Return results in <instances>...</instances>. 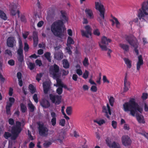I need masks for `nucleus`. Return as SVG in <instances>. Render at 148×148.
<instances>
[{"mask_svg": "<svg viewBox=\"0 0 148 148\" xmlns=\"http://www.w3.org/2000/svg\"><path fill=\"white\" fill-rule=\"evenodd\" d=\"M35 62L36 65H38L39 66H41L42 64L41 60H36Z\"/></svg>", "mask_w": 148, "mask_h": 148, "instance_id": "774afa93", "label": "nucleus"}, {"mask_svg": "<svg viewBox=\"0 0 148 148\" xmlns=\"http://www.w3.org/2000/svg\"><path fill=\"white\" fill-rule=\"evenodd\" d=\"M139 134L144 136L146 138L148 139V133L146 132H140Z\"/></svg>", "mask_w": 148, "mask_h": 148, "instance_id": "e2e57ef3", "label": "nucleus"}, {"mask_svg": "<svg viewBox=\"0 0 148 148\" xmlns=\"http://www.w3.org/2000/svg\"><path fill=\"white\" fill-rule=\"evenodd\" d=\"M28 105L30 111L31 112H33L34 110L35 107L32 103L31 102H30V103H29L28 104Z\"/></svg>", "mask_w": 148, "mask_h": 148, "instance_id": "4c0bfd02", "label": "nucleus"}, {"mask_svg": "<svg viewBox=\"0 0 148 148\" xmlns=\"http://www.w3.org/2000/svg\"><path fill=\"white\" fill-rule=\"evenodd\" d=\"M84 29L85 30L82 29L81 30V35L83 37L88 38L92 35V29L89 25L85 26Z\"/></svg>", "mask_w": 148, "mask_h": 148, "instance_id": "1a4fd4ad", "label": "nucleus"}, {"mask_svg": "<svg viewBox=\"0 0 148 148\" xmlns=\"http://www.w3.org/2000/svg\"><path fill=\"white\" fill-rule=\"evenodd\" d=\"M61 75H58V76L57 77H53L54 79H56L57 85L58 87H60L63 84L61 79H60Z\"/></svg>", "mask_w": 148, "mask_h": 148, "instance_id": "cd10ccee", "label": "nucleus"}, {"mask_svg": "<svg viewBox=\"0 0 148 148\" xmlns=\"http://www.w3.org/2000/svg\"><path fill=\"white\" fill-rule=\"evenodd\" d=\"M143 60L141 55H139L138 57V61L136 64V69L139 71L141 66L143 64Z\"/></svg>", "mask_w": 148, "mask_h": 148, "instance_id": "dca6fc26", "label": "nucleus"}, {"mask_svg": "<svg viewBox=\"0 0 148 148\" xmlns=\"http://www.w3.org/2000/svg\"><path fill=\"white\" fill-rule=\"evenodd\" d=\"M65 123V120L64 119H62L60 120L59 124L60 125L63 127L64 126Z\"/></svg>", "mask_w": 148, "mask_h": 148, "instance_id": "5fc2aeb1", "label": "nucleus"}, {"mask_svg": "<svg viewBox=\"0 0 148 148\" xmlns=\"http://www.w3.org/2000/svg\"><path fill=\"white\" fill-rule=\"evenodd\" d=\"M19 47L17 51H23V46L22 44V42L21 40H19Z\"/></svg>", "mask_w": 148, "mask_h": 148, "instance_id": "a19ab883", "label": "nucleus"}, {"mask_svg": "<svg viewBox=\"0 0 148 148\" xmlns=\"http://www.w3.org/2000/svg\"><path fill=\"white\" fill-rule=\"evenodd\" d=\"M0 17L4 20H6L7 19L6 15L4 12L0 10Z\"/></svg>", "mask_w": 148, "mask_h": 148, "instance_id": "473e14b6", "label": "nucleus"}, {"mask_svg": "<svg viewBox=\"0 0 148 148\" xmlns=\"http://www.w3.org/2000/svg\"><path fill=\"white\" fill-rule=\"evenodd\" d=\"M123 110L125 112H130V114L134 116L136 114V119L140 123L145 124V121L142 115L137 113V112L142 113L143 108L136 102L134 98H130L128 102H126L123 105Z\"/></svg>", "mask_w": 148, "mask_h": 148, "instance_id": "f257e3e1", "label": "nucleus"}, {"mask_svg": "<svg viewBox=\"0 0 148 148\" xmlns=\"http://www.w3.org/2000/svg\"><path fill=\"white\" fill-rule=\"evenodd\" d=\"M123 144L125 146L130 145L132 143V141L130 138L127 136H123L121 138Z\"/></svg>", "mask_w": 148, "mask_h": 148, "instance_id": "9b49d317", "label": "nucleus"}, {"mask_svg": "<svg viewBox=\"0 0 148 148\" xmlns=\"http://www.w3.org/2000/svg\"><path fill=\"white\" fill-rule=\"evenodd\" d=\"M125 40L131 46L134 48L135 52L136 55H138L139 54V51L137 49L138 43L137 39L135 37L127 36H126Z\"/></svg>", "mask_w": 148, "mask_h": 148, "instance_id": "39448f33", "label": "nucleus"}, {"mask_svg": "<svg viewBox=\"0 0 148 148\" xmlns=\"http://www.w3.org/2000/svg\"><path fill=\"white\" fill-rule=\"evenodd\" d=\"M106 143L108 146L112 148H121L120 145L115 141H113L111 144L109 142L106 141Z\"/></svg>", "mask_w": 148, "mask_h": 148, "instance_id": "f3484780", "label": "nucleus"}, {"mask_svg": "<svg viewBox=\"0 0 148 148\" xmlns=\"http://www.w3.org/2000/svg\"><path fill=\"white\" fill-rule=\"evenodd\" d=\"M72 109L71 106L67 107L66 109V112L68 115H70L72 113Z\"/></svg>", "mask_w": 148, "mask_h": 148, "instance_id": "58836bf2", "label": "nucleus"}, {"mask_svg": "<svg viewBox=\"0 0 148 148\" xmlns=\"http://www.w3.org/2000/svg\"><path fill=\"white\" fill-rule=\"evenodd\" d=\"M124 60L125 64L127 65V67L129 69L130 68L132 67L131 61L128 59L126 58L124 59Z\"/></svg>", "mask_w": 148, "mask_h": 148, "instance_id": "2f4dec72", "label": "nucleus"}, {"mask_svg": "<svg viewBox=\"0 0 148 148\" xmlns=\"http://www.w3.org/2000/svg\"><path fill=\"white\" fill-rule=\"evenodd\" d=\"M51 54L50 53L48 52L45 53L44 54L45 57L47 59L49 62H51Z\"/></svg>", "mask_w": 148, "mask_h": 148, "instance_id": "c9c22d12", "label": "nucleus"}, {"mask_svg": "<svg viewBox=\"0 0 148 148\" xmlns=\"http://www.w3.org/2000/svg\"><path fill=\"white\" fill-rule=\"evenodd\" d=\"M63 22L61 20H58L53 23L50 28L52 32L55 36L62 38L63 35Z\"/></svg>", "mask_w": 148, "mask_h": 148, "instance_id": "f03ea898", "label": "nucleus"}, {"mask_svg": "<svg viewBox=\"0 0 148 148\" xmlns=\"http://www.w3.org/2000/svg\"><path fill=\"white\" fill-rule=\"evenodd\" d=\"M139 19L141 22L148 21V1L144 2L141 8L138 10Z\"/></svg>", "mask_w": 148, "mask_h": 148, "instance_id": "7ed1b4c3", "label": "nucleus"}, {"mask_svg": "<svg viewBox=\"0 0 148 148\" xmlns=\"http://www.w3.org/2000/svg\"><path fill=\"white\" fill-rule=\"evenodd\" d=\"M35 65L34 63H32L31 62L29 63L28 65V67L31 70L34 69L35 68Z\"/></svg>", "mask_w": 148, "mask_h": 148, "instance_id": "37998d69", "label": "nucleus"}, {"mask_svg": "<svg viewBox=\"0 0 148 148\" xmlns=\"http://www.w3.org/2000/svg\"><path fill=\"white\" fill-rule=\"evenodd\" d=\"M76 72L77 74L79 76L81 75H82L83 73L82 70L80 69H77L76 70Z\"/></svg>", "mask_w": 148, "mask_h": 148, "instance_id": "bf43d9fd", "label": "nucleus"}, {"mask_svg": "<svg viewBox=\"0 0 148 148\" xmlns=\"http://www.w3.org/2000/svg\"><path fill=\"white\" fill-rule=\"evenodd\" d=\"M111 17L115 21V23L116 25V27H118V25H120V23L118 19L114 16H113L112 15H111Z\"/></svg>", "mask_w": 148, "mask_h": 148, "instance_id": "3c124183", "label": "nucleus"}, {"mask_svg": "<svg viewBox=\"0 0 148 148\" xmlns=\"http://www.w3.org/2000/svg\"><path fill=\"white\" fill-rule=\"evenodd\" d=\"M93 34L94 35L99 36L100 34V33L98 29H94L93 31Z\"/></svg>", "mask_w": 148, "mask_h": 148, "instance_id": "6e6d98bb", "label": "nucleus"}, {"mask_svg": "<svg viewBox=\"0 0 148 148\" xmlns=\"http://www.w3.org/2000/svg\"><path fill=\"white\" fill-rule=\"evenodd\" d=\"M49 71L53 77H57L58 75H61V73L59 72V67L56 64L50 66Z\"/></svg>", "mask_w": 148, "mask_h": 148, "instance_id": "423d86ee", "label": "nucleus"}, {"mask_svg": "<svg viewBox=\"0 0 148 148\" xmlns=\"http://www.w3.org/2000/svg\"><path fill=\"white\" fill-rule=\"evenodd\" d=\"M97 88L95 86H92L90 88V90L92 92H95L97 91Z\"/></svg>", "mask_w": 148, "mask_h": 148, "instance_id": "680f3d73", "label": "nucleus"}, {"mask_svg": "<svg viewBox=\"0 0 148 148\" xmlns=\"http://www.w3.org/2000/svg\"><path fill=\"white\" fill-rule=\"evenodd\" d=\"M32 38L33 40V46L34 47H36L38 43V33L36 31H34L33 32Z\"/></svg>", "mask_w": 148, "mask_h": 148, "instance_id": "2eb2a0df", "label": "nucleus"}, {"mask_svg": "<svg viewBox=\"0 0 148 148\" xmlns=\"http://www.w3.org/2000/svg\"><path fill=\"white\" fill-rule=\"evenodd\" d=\"M11 136V134L8 132H5L4 135V136L6 139H8V138L10 137Z\"/></svg>", "mask_w": 148, "mask_h": 148, "instance_id": "13d9d810", "label": "nucleus"}, {"mask_svg": "<svg viewBox=\"0 0 148 148\" xmlns=\"http://www.w3.org/2000/svg\"><path fill=\"white\" fill-rule=\"evenodd\" d=\"M51 115L52 119L51 120V122L52 126H54L56 123V118L57 115L56 113L53 112H51Z\"/></svg>", "mask_w": 148, "mask_h": 148, "instance_id": "412c9836", "label": "nucleus"}, {"mask_svg": "<svg viewBox=\"0 0 148 148\" xmlns=\"http://www.w3.org/2000/svg\"><path fill=\"white\" fill-rule=\"evenodd\" d=\"M40 105L45 108H49L50 106V104L48 101L47 100H42L40 103Z\"/></svg>", "mask_w": 148, "mask_h": 148, "instance_id": "5701e85b", "label": "nucleus"}, {"mask_svg": "<svg viewBox=\"0 0 148 148\" xmlns=\"http://www.w3.org/2000/svg\"><path fill=\"white\" fill-rule=\"evenodd\" d=\"M119 46L124 50V53L129 51V46L128 45L125 44H120Z\"/></svg>", "mask_w": 148, "mask_h": 148, "instance_id": "bb28decb", "label": "nucleus"}, {"mask_svg": "<svg viewBox=\"0 0 148 148\" xmlns=\"http://www.w3.org/2000/svg\"><path fill=\"white\" fill-rule=\"evenodd\" d=\"M49 97L52 103H55L56 105H59L61 103L62 99L61 96L50 94L49 95Z\"/></svg>", "mask_w": 148, "mask_h": 148, "instance_id": "9d476101", "label": "nucleus"}, {"mask_svg": "<svg viewBox=\"0 0 148 148\" xmlns=\"http://www.w3.org/2000/svg\"><path fill=\"white\" fill-rule=\"evenodd\" d=\"M109 101L110 106H113L114 102V97L111 96L109 99Z\"/></svg>", "mask_w": 148, "mask_h": 148, "instance_id": "79ce46f5", "label": "nucleus"}, {"mask_svg": "<svg viewBox=\"0 0 148 148\" xmlns=\"http://www.w3.org/2000/svg\"><path fill=\"white\" fill-rule=\"evenodd\" d=\"M21 131V128H19L18 127L14 126L12 127L11 132L12 134H15L19 135Z\"/></svg>", "mask_w": 148, "mask_h": 148, "instance_id": "a878e982", "label": "nucleus"}, {"mask_svg": "<svg viewBox=\"0 0 148 148\" xmlns=\"http://www.w3.org/2000/svg\"><path fill=\"white\" fill-rule=\"evenodd\" d=\"M124 86H130V82L127 81V74L125 77L124 79Z\"/></svg>", "mask_w": 148, "mask_h": 148, "instance_id": "09e8293b", "label": "nucleus"}, {"mask_svg": "<svg viewBox=\"0 0 148 148\" xmlns=\"http://www.w3.org/2000/svg\"><path fill=\"white\" fill-rule=\"evenodd\" d=\"M8 63L10 66H13L15 64V62L14 60L11 59L8 61Z\"/></svg>", "mask_w": 148, "mask_h": 148, "instance_id": "0e129e2a", "label": "nucleus"}, {"mask_svg": "<svg viewBox=\"0 0 148 148\" xmlns=\"http://www.w3.org/2000/svg\"><path fill=\"white\" fill-rule=\"evenodd\" d=\"M10 8V13L12 16L15 15L17 13L18 17H20V11L18 10H17V6L16 5H11Z\"/></svg>", "mask_w": 148, "mask_h": 148, "instance_id": "4468645a", "label": "nucleus"}, {"mask_svg": "<svg viewBox=\"0 0 148 148\" xmlns=\"http://www.w3.org/2000/svg\"><path fill=\"white\" fill-rule=\"evenodd\" d=\"M43 86L44 93L45 94H47L50 87L49 84L47 82H44L43 83Z\"/></svg>", "mask_w": 148, "mask_h": 148, "instance_id": "6ab92c4d", "label": "nucleus"}, {"mask_svg": "<svg viewBox=\"0 0 148 148\" xmlns=\"http://www.w3.org/2000/svg\"><path fill=\"white\" fill-rule=\"evenodd\" d=\"M93 121L94 123H97L100 126L105 123V121L103 119H101L99 121H98L97 120H94Z\"/></svg>", "mask_w": 148, "mask_h": 148, "instance_id": "e433bc0d", "label": "nucleus"}, {"mask_svg": "<svg viewBox=\"0 0 148 148\" xmlns=\"http://www.w3.org/2000/svg\"><path fill=\"white\" fill-rule=\"evenodd\" d=\"M95 8L100 12V15L103 19L104 18L105 9L100 1L95 2Z\"/></svg>", "mask_w": 148, "mask_h": 148, "instance_id": "6e6552de", "label": "nucleus"}, {"mask_svg": "<svg viewBox=\"0 0 148 148\" xmlns=\"http://www.w3.org/2000/svg\"><path fill=\"white\" fill-rule=\"evenodd\" d=\"M29 88L31 94H33L36 92V88L32 84H30Z\"/></svg>", "mask_w": 148, "mask_h": 148, "instance_id": "7c9ffc66", "label": "nucleus"}, {"mask_svg": "<svg viewBox=\"0 0 148 148\" xmlns=\"http://www.w3.org/2000/svg\"><path fill=\"white\" fill-rule=\"evenodd\" d=\"M12 134V135H11L10 137L11 139L12 140H15L18 135L15 134Z\"/></svg>", "mask_w": 148, "mask_h": 148, "instance_id": "69168bd1", "label": "nucleus"}, {"mask_svg": "<svg viewBox=\"0 0 148 148\" xmlns=\"http://www.w3.org/2000/svg\"><path fill=\"white\" fill-rule=\"evenodd\" d=\"M74 43L75 42L73 39L71 37L69 36L67 39V43L66 44L67 46H71V44H74Z\"/></svg>", "mask_w": 148, "mask_h": 148, "instance_id": "c756f323", "label": "nucleus"}, {"mask_svg": "<svg viewBox=\"0 0 148 148\" xmlns=\"http://www.w3.org/2000/svg\"><path fill=\"white\" fill-rule=\"evenodd\" d=\"M16 43L15 39L13 37H9L7 40V45L8 47L12 48Z\"/></svg>", "mask_w": 148, "mask_h": 148, "instance_id": "ddd939ff", "label": "nucleus"}, {"mask_svg": "<svg viewBox=\"0 0 148 148\" xmlns=\"http://www.w3.org/2000/svg\"><path fill=\"white\" fill-rule=\"evenodd\" d=\"M33 99L34 100L35 102L37 103L38 102V98L37 95L36 94H35L33 97Z\"/></svg>", "mask_w": 148, "mask_h": 148, "instance_id": "4d7b16f0", "label": "nucleus"}, {"mask_svg": "<svg viewBox=\"0 0 148 148\" xmlns=\"http://www.w3.org/2000/svg\"><path fill=\"white\" fill-rule=\"evenodd\" d=\"M9 102H7L6 108H10L12 106L15 101V99L13 97H10L9 98Z\"/></svg>", "mask_w": 148, "mask_h": 148, "instance_id": "4be33fe9", "label": "nucleus"}, {"mask_svg": "<svg viewBox=\"0 0 148 148\" xmlns=\"http://www.w3.org/2000/svg\"><path fill=\"white\" fill-rule=\"evenodd\" d=\"M21 110L22 113L25 112L27 110V109L26 106L23 103H21L20 104Z\"/></svg>", "mask_w": 148, "mask_h": 148, "instance_id": "f704fd0d", "label": "nucleus"}, {"mask_svg": "<svg viewBox=\"0 0 148 148\" xmlns=\"http://www.w3.org/2000/svg\"><path fill=\"white\" fill-rule=\"evenodd\" d=\"M37 125H38V129L39 134L44 136H46L48 135V129L44 125L43 123H41L40 122H38Z\"/></svg>", "mask_w": 148, "mask_h": 148, "instance_id": "0eeeda50", "label": "nucleus"}, {"mask_svg": "<svg viewBox=\"0 0 148 148\" xmlns=\"http://www.w3.org/2000/svg\"><path fill=\"white\" fill-rule=\"evenodd\" d=\"M52 144V143L50 141H45L43 143V146L45 148L49 147Z\"/></svg>", "mask_w": 148, "mask_h": 148, "instance_id": "ea45409f", "label": "nucleus"}, {"mask_svg": "<svg viewBox=\"0 0 148 148\" xmlns=\"http://www.w3.org/2000/svg\"><path fill=\"white\" fill-rule=\"evenodd\" d=\"M83 64L84 66H86L88 65V60L87 58H85L83 62Z\"/></svg>", "mask_w": 148, "mask_h": 148, "instance_id": "c03bdc74", "label": "nucleus"}, {"mask_svg": "<svg viewBox=\"0 0 148 148\" xmlns=\"http://www.w3.org/2000/svg\"><path fill=\"white\" fill-rule=\"evenodd\" d=\"M63 67L67 69L69 67V63L67 60L64 59L63 61Z\"/></svg>", "mask_w": 148, "mask_h": 148, "instance_id": "72a5a7b5", "label": "nucleus"}, {"mask_svg": "<svg viewBox=\"0 0 148 148\" xmlns=\"http://www.w3.org/2000/svg\"><path fill=\"white\" fill-rule=\"evenodd\" d=\"M63 54L62 52L59 51L55 53L54 57L58 60H61L63 58Z\"/></svg>", "mask_w": 148, "mask_h": 148, "instance_id": "393cba45", "label": "nucleus"}, {"mask_svg": "<svg viewBox=\"0 0 148 148\" xmlns=\"http://www.w3.org/2000/svg\"><path fill=\"white\" fill-rule=\"evenodd\" d=\"M71 46H67L66 48V49L67 51V52L70 55H71L72 53V51L71 50Z\"/></svg>", "mask_w": 148, "mask_h": 148, "instance_id": "052dcab7", "label": "nucleus"}, {"mask_svg": "<svg viewBox=\"0 0 148 148\" xmlns=\"http://www.w3.org/2000/svg\"><path fill=\"white\" fill-rule=\"evenodd\" d=\"M112 125L114 129H116L117 126V122L113 120L112 122Z\"/></svg>", "mask_w": 148, "mask_h": 148, "instance_id": "338daca9", "label": "nucleus"}, {"mask_svg": "<svg viewBox=\"0 0 148 148\" xmlns=\"http://www.w3.org/2000/svg\"><path fill=\"white\" fill-rule=\"evenodd\" d=\"M56 92L59 95L62 94L63 92V89L61 87H59L56 90Z\"/></svg>", "mask_w": 148, "mask_h": 148, "instance_id": "8fccbe9b", "label": "nucleus"}, {"mask_svg": "<svg viewBox=\"0 0 148 148\" xmlns=\"http://www.w3.org/2000/svg\"><path fill=\"white\" fill-rule=\"evenodd\" d=\"M29 49V47L28 45L27 42H25L24 43V51L25 52L27 51Z\"/></svg>", "mask_w": 148, "mask_h": 148, "instance_id": "603ef678", "label": "nucleus"}, {"mask_svg": "<svg viewBox=\"0 0 148 148\" xmlns=\"http://www.w3.org/2000/svg\"><path fill=\"white\" fill-rule=\"evenodd\" d=\"M60 13L63 19V21H67L68 18L66 16V12L64 10H62L60 11Z\"/></svg>", "mask_w": 148, "mask_h": 148, "instance_id": "c85d7f7f", "label": "nucleus"}, {"mask_svg": "<svg viewBox=\"0 0 148 148\" xmlns=\"http://www.w3.org/2000/svg\"><path fill=\"white\" fill-rule=\"evenodd\" d=\"M102 112H103L105 113V115L106 117L107 118L109 119L110 117L108 114L110 115H111V112L110 107L108 104L107 103V107L105 106H103Z\"/></svg>", "mask_w": 148, "mask_h": 148, "instance_id": "f8f14e48", "label": "nucleus"}, {"mask_svg": "<svg viewBox=\"0 0 148 148\" xmlns=\"http://www.w3.org/2000/svg\"><path fill=\"white\" fill-rule=\"evenodd\" d=\"M111 41V40L110 39L108 38L105 36H103L101 38V42L99 43V46L102 50H108L107 54L109 58L111 57L110 53L112 51L107 47V45H108V43L110 42Z\"/></svg>", "mask_w": 148, "mask_h": 148, "instance_id": "20e7f679", "label": "nucleus"}, {"mask_svg": "<svg viewBox=\"0 0 148 148\" xmlns=\"http://www.w3.org/2000/svg\"><path fill=\"white\" fill-rule=\"evenodd\" d=\"M23 51H17L18 55L17 59L19 62L22 63L24 61V56Z\"/></svg>", "mask_w": 148, "mask_h": 148, "instance_id": "b1692460", "label": "nucleus"}, {"mask_svg": "<svg viewBox=\"0 0 148 148\" xmlns=\"http://www.w3.org/2000/svg\"><path fill=\"white\" fill-rule=\"evenodd\" d=\"M65 136V133L64 132H61L59 136V138L64 140Z\"/></svg>", "mask_w": 148, "mask_h": 148, "instance_id": "864d4df0", "label": "nucleus"}, {"mask_svg": "<svg viewBox=\"0 0 148 148\" xmlns=\"http://www.w3.org/2000/svg\"><path fill=\"white\" fill-rule=\"evenodd\" d=\"M20 19L22 22L25 23L27 20L25 16L23 15H22L20 16Z\"/></svg>", "mask_w": 148, "mask_h": 148, "instance_id": "de8ad7c7", "label": "nucleus"}, {"mask_svg": "<svg viewBox=\"0 0 148 148\" xmlns=\"http://www.w3.org/2000/svg\"><path fill=\"white\" fill-rule=\"evenodd\" d=\"M43 75V74L42 73H40L37 74L36 76V79L39 82L41 80V78Z\"/></svg>", "mask_w": 148, "mask_h": 148, "instance_id": "49530a36", "label": "nucleus"}, {"mask_svg": "<svg viewBox=\"0 0 148 148\" xmlns=\"http://www.w3.org/2000/svg\"><path fill=\"white\" fill-rule=\"evenodd\" d=\"M85 12L88 18L92 19L94 18V16L93 14L91 9L88 8H86L85 10Z\"/></svg>", "mask_w": 148, "mask_h": 148, "instance_id": "aec40b11", "label": "nucleus"}, {"mask_svg": "<svg viewBox=\"0 0 148 148\" xmlns=\"http://www.w3.org/2000/svg\"><path fill=\"white\" fill-rule=\"evenodd\" d=\"M56 10V8L54 6L49 7L48 9L47 12L48 14L51 16H54L55 14Z\"/></svg>", "mask_w": 148, "mask_h": 148, "instance_id": "a211bd4d", "label": "nucleus"}, {"mask_svg": "<svg viewBox=\"0 0 148 148\" xmlns=\"http://www.w3.org/2000/svg\"><path fill=\"white\" fill-rule=\"evenodd\" d=\"M88 71L86 70L83 74L82 77L85 79H86L88 77Z\"/></svg>", "mask_w": 148, "mask_h": 148, "instance_id": "a18cd8bd", "label": "nucleus"}]
</instances>
